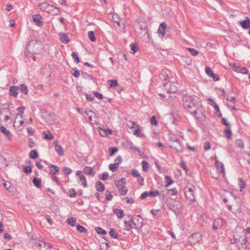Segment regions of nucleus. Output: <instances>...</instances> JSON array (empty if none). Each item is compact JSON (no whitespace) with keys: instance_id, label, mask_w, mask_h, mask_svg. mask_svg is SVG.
Instances as JSON below:
<instances>
[{"instance_id":"nucleus-1","label":"nucleus","mask_w":250,"mask_h":250,"mask_svg":"<svg viewBox=\"0 0 250 250\" xmlns=\"http://www.w3.org/2000/svg\"><path fill=\"white\" fill-rule=\"evenodd\" d=\"M183 105L190 114L196 113L195 111L200 109L201 104L199 98L194 95H184L182 98Z\"/></svg>"},{"instance_id":"nucleus-2","label":"nucleus","mask_w":250,"mask_h":250,"mask_svg":"<svg viewBox=\"0 0 250 250\" xmlns=\"http://www.w3.org/2000/svg\"><path fill=\"white\" fill-rule=\"evenodd\" d=\"M195 187L190 183L187 184L184 188L186 198L189 201L190 204H193L196 201L195 196Z\"/></svg>"},{"instance_id":"nucleus-3","label":"nucleus","mask_w":250,"mask_h":250,"mask_svg":"<svg viewBox=\"0 0 250 250\" xmlns=\"http://www.w3.org/2000/svg\"><path fill=\"white\" fill-rule=\"evenodd\" d=\"M39 7L41 10L52 15H57L60 12V9L58 7L46 2L39 3Z\"/></svg>"},{"instance_id":"nucleus-4","label":"nucleus","mask_w":250,"mask_h":250,"mask_svg":"<svg viewBox=\"0 0 250 250\" xmlns=\"http://www.w3.org/2000/svg\"><path fill=\"white\" fill-rule=\"evenodd\" d=\"M196 113L190 114L196 120V123L199 127H202L205 125L206 119V116L199 109L197 111H195Z\"/></svg>"},{"instance_id":"nucleus-5","label":"nucleus","mask_w":250,"mask_h":250,"mask_svg":"<svg viewBox=\"0 0 250 250\" xmlns=\"http://www.w3.org/2000/svg\"><path fill=\"white\" fill-rule=\"evenodd\" d=\"M169 147L175 149L177 152H183L184 150L183 144L178 138L174 140V144H171Z\"/></svg>"},{"instance_id":"nucleus-6","label":"nucleus","mask_w":250,"mask_h":250,"mask_svg":"<svg viewBox=\"0 0 250 250\" xmlns=\"http://www.w3.org/2000/svg\"><path fill=\"white\" fill-rule=\"evenodd\" d=\"M167 206L170 210L176 213L178 212L179 210L182 208V205L180 202L175 201L167 203Z\"/></svg>"},{"instance_id":"nucleus-7","label":"nucleus","mask_w":250,"mask_h":250,"mask_svg":"<svg viewBox=\"0 0 250 250\" xmlns=\"http://www.w3.org/2000/svg\"><path fill=\"white\" fill-rule=\"evenodd\" d=\"M202 234L199 232L193 233L188 237V243H190L191 245L195 244L202 239Z\"/></svg>"},{"instance_id":"nucleus-8","label":"nucleus","mask_w":250,"mask_h":250,"mask_svg":"<svg viewBox=\"0 0 250 250\" xmlns=\"http://www.w3.org/2000/svg\"><path fill=\"white\" fill-rule=\"evenodd\" d=\"M31 42V41H29L26 44V46H25V55L27 56V57H32V58L33 59V60L34 61H36V57L35 56V54H39V52H37L36 51H34V52H31L29 49H28V48L30 46V43Z\"/></svg>"},{"instance_id":"nucleus-9","label":"nucleus","mask_w":250,"mask_h":250,"mask_svg":"<svg viewBox=\"0 0 250 250\" xmlns=\"http://www.w3.org/2000/svg\"><path fill=\"white\" fill-rule=\"evenodd\" d=\"M224 222L225 220L221 218H218L215 219L212 226V229L216 230L220 228Z\"/></svg>"},{"instance_id":"nucleus-10","label":"nucleus","mask_w":250,"mask_h":250,"mask_svg":"<svg viewBox=\"0 0 250 250\" xmlns=\"http://www.w3.org/2000/svg\"><path fill=\"white\" fill-rule=\"evenodd\" d=\"M234 239L236 243H241L242 247L244 249L246 248L247 247V241L246 240V237L244 234H243V236H241L239 239H238L236 237V235H234Z\"/></svg>"},{"instance_id":"nucleus-11","label":"nucleus","mask_w":250,"mask_h":250,"mask_svg":"<svg viewBox=\"0 0 250 250\" xmlns=\"http://www.w3.org/2000/svg\"><path fill=\"white\" fill-rule=\"evenodd\" d=\"M43 19L41 15L36 14L33 16V21L35 25L41 27L43 25Z\"/></svg>"},{"instance_id":"nucleus-12","label":"nucleus","mask_w":250,"mask_h":250,"mask_svg":"<svg viewBox=\"0 0 250 250\" xmlns=\"http://www.w3.org/2000/svg\"><path fill=\"white\" fill-rule=\"evenodd\" d=\"M54 149L56 152L59 156H62L64 153L63 149L61 146L58 144V141L57 140H56L55 141H54Z\"/></svg>"},{"instance_id":"nucleus-13","label":"nucleus","mask_w":250,"mask_h":250,"mask_svg":"<svg viewBox=\"0 0 250 250\" xmlns=\"http://www.w3.org/2000/svg\"><path fill=\"white\" fill-rule=\"evenodd\" d=\"M239 23L244 29H248L250 27V19L246 17L245 20L240 21Z\"/></svg>"},{"instance_id":"nucleus-14","label":"nucleus","mask_w":250,"mask_h":250,"mask_svg":"<svg viewBox=\"0 0 250 250\" xmlns=\"http://www.w3.org/2000/svg\"><path fill=\"white\" fill-rule=\"evenodd\" d=\"M130 217V219L129 221L125 220L124 222L125 224V228L124 229L127 231H130L133 228V227L132 226V223H133V218L131 216H128V217Z\"/></svg>"},{"instance_id":"nucleus-15","label":"nucleus","mask_w":250,"mask_h":250,"mask_svg":"<svg viewBox=\"0 0 250 250\" xmlns=\"http://www.w3.org/2000/svg\"><path fill=\"white\" fill-rule=\"evenodd\" d=\"M18 87L17 86L13 85L10 86L9 94L10 96L17 97L18 96Z\"/></svg>"},{"instance_id":"nucleus-16","label":"nucleus","mask_w":250,"mask_h":250,"mask_svg":"<svg viewBox=\"0 0 250 250\" xmlns=\"http://www.w3.org/2000/svg\"><path fill=\"white\" fill-rule=\"evenodd\" d=\"M167 27V24L165 22H162L158 28V32L162 37H164L165 35V31Z\"/></svg>"},{"instance_id":"nucleus-17","label":"nucleus","mask_w":250,"mask_h":250,"mask_svg":"<svg viewBox=\"0 0 250 250\" xmlns=\"http://www.w3.org/2000/svg\"><path fill=\"white\" fill-rule=\"evenodd\" d=\"M83 171L87 175L93 176L95 174V172L94 171L93 168L89 166L85 167L83 168Z\"/></svg>"},{"instance_id":"nucleus-18","label":"nucleus","mask_w":250,"mask_h":250,"mask_svg":"<svg viewBox=\"0 0 250 250\" xmlns=\"http://www.w3.org/2000/svg\"><path fill=\"white\" fill-rule=\"evenodd\" d=\"M59 36L61 41L64 43H67L70 41L67 34L65 33H60Z\"/></svg>"},{"instance_id":"nucleus-19","label":"nucleus","mask_w":250,"mask_h":250,"mask_svg":"<svg viewBox=\"0 0 250 250\" xmlns=\"http://www.w3.org/2000/svg\"><path fill=\"white\" fill-rule=\"evenodd\" d=\"M215 166L217 168V169L219 170L221 173L223 174H225V167L223 163L220 162L218 160H215Z\"/></svg>"},{"instance_id":"nucleus-20","label":"nucleus","mask_w":250,"mask_h":250,"mask_svg":"<svg viewBox=\"0 0 250 250\" xmlns=\"http://www.w3.org/2000/svg\"><path fill=\"white\" fill-rule=\"evenodd\" d=\"M115 184L118 189L122 188V187L125 186L126 184V179L125 178H122L119 181H115Z\"/></svg>"},{"instance_id":"nucleus-21","label":"nucleus","mask_w":250,"mask_h":250,"mask_svg":"<svg viewBox=\"0 0 250 250\" xmlns=\"http://www.w3.org/2000/svg\"><path fill=\"white\" fill-rule=\"evenodd\" d=\"M95 188L96 190L99 192H102L104 191L105 189L104 185L103 184L102 182L100 181L96 182Z\"/></svg>"},{"instance_id":"nucleus-22","label":"nucleus","mask_w":250,"mask_h":250,"mask_svg":"<svg viewBox=\"0 0 250 250\" xmlns=\"http://www.w3.org/2000/svg\"><path fill=\"white\" fill-rule=\"evenodd\" d=\"M211 105L214 107L215 109L214 114L218 117H221L222 114L219 109V107L218 105L215 102H213V104H211Z\"/></svg>"},{"instance_id":"nucleus-23","label":"nucleus","mask_w":250,"mask_h":250,"mask_svg":"<svg viewBox=\"0 0 250 250\" xmlns=\"http://www.w3.org/2000/svg\"><path fill=\"white\" fill-rule=\"evenodd\" d=\"M49 168L50 170V174H52L53 175H55L59 171V167L53 164L50 165Z\"/></svg>"},{"instance_id":"nucleus-24","label":"nucleus","mask_w":250,"mask_h":250,"mask_svg":"<svg viewBox=\"0 0 250 250\" xmlns=\"http://www.w3.org/2000/svg\"><path fill=\"white\" fill-rule=\"evenodd\" d=\"M81 76L84 79H89L93 81L95 83H96L97 82L96 78H94L92 75L88 74L86 72H82Z\"/></svg>"},{"instance_id":"nucleus-25","label":"nucleus","mask_w":250,"mask_h":250,"mask_svg":"<svg viewBox=\"0 0 250 250\" xmlns=\"http://www.w3.org/2000/svg\"><path fill=\"white\" fill-rule=\"evenodd\" d=\"M113 211L118 218H122L124 216V211L122 209L114 208L113 209Z\"/></svg>"},{"instance_id":"nucleus-26","label":"nucleus","mask_w":250,"mask_h":250,"mask_svg":"<svg viewBox=\"0 0 250 250\" xmlns=\"http://www.w3.org/2000/svg\"><path fill=\"white\" fill-rule=\"evenodd\" d=\"M32 182L33 185L38 188H40L42 186V179L38 178H34Z\"/></svg>"},{"instance_id":"nucleus-27","label":"nucleus","mask_w":250,"mask_h":250,"mask_svg":"<svg viewBox=\"0 0 250 250\" xmlns=\"http://www.w3.org/2000/svg\"><path fill=\"white\" fill-rule=\"evenodd\" d=\"M21 92L27 95L28 93V89L27 86L25 84H21L19 88Z\"/></svg>"},{"instance_id":"nucleus-28","label":"nucleus","mask_w":250,"mask_h":250,"mask_svg":"<svg viewBox=\"0 0 250 250\" xmlns=\"http://www.w3.org/2000/svg\"><path fill=\"white\" fill-rule=\"evenodd\" d=\"M0 131L4 135L7 136L8 138L10 140L11 138V136L9 130H7L4 126H1L0 127Z\"/></svg>"},{"instance_id":"nucleus-29","label":"nucleus","mask_w":250,"mask_h":250,"mask_svg":"<svg viewBox=\"0 0 250 250\" xmlns=\"http://www.w3.org/2000/svg\"><path fill=\"white\" fill-rule=\"evenodd\" d=\"M165 187L166 188L168 187L170 185L172 184L174 182V181L172 180V178L168 175H167L165 176Z\"/></svg>"},{"instance_id":"nucleus-30","label":"nucleus","mask_w":250,"mask_h":250,"mask_svg":"<svg viewBox=\"0 0 250 250\" xmlns=\"http://www.w3.org/2000/svg\"><path fill=\"white\" fill-rule=\"evenodd\" d=\"M44 139L47 140H51L54 137L49 130L44 131L43 132Z\"/></svg>"},{"instance_id":"nucleus-31","label":"nucleus","mask_w":250,"mask_h":250,"mask_svg":"<svg viewBox=\"0 0 250 250\" xmlns=\"http://www.w3.org/2000/svg\"><path fill=\"white\" fill-rule=\"evenodd\" d=\"M79 183L81 184L84 188L87 187L86 179L84 175L79 178Z\"/></svg>"},{"instance_id":"nucleus-32","label":"nucleus","mask_w":250,"mask_h":250,"mask_svg":"<svg viewBox=\"0 0 250 250\" xmlns=\"http://www.w3.org/2000/svg\"><path fill=\"white\" fill-rule=\"evenodd\" d=\"M224 135L225 137L228 139H230L232 137V132L230 130V127L225 129L224 131Z\"/></svg>"},{"instance_id":"nucleus-33","label":"nucleus","mask_w":250,"mask_h":250,"mask_svg":"<svg viewBox=\"0 0 250 250\" xmlns=\"http://www.w3.org/2000/svg\"><path fill=\"white\" fill-rule=\"evenodd\" d=\"M238 186L240 188V191H242L246 186V183L242 178H238Z\"/></svg>"},{"instance_id":"nucleus-34","label":"nucleus","mask_w":250,"mask_h":250,"mask_svg":"<svg viewBox=\"0 0 250 250\" xmlns=\"http://www.w3.org/2000/svg\"><path fill=\"white\" fill-rule=\"evenodd\" d=\"M149 197H155L160 195L159 191L156 189H153L148 191Z\"/></svg>"},{"instance_id":"nucleus-35","label":"nucleus","mask_w":250,"mask_h":250,"mask_svg":"<svg viewBox=\"0 0 250 250\" xmlns=\"http://www.w3.org/2000/svg\"><path fill=\"white\" fill-rule=\"evenodd\" d=\"M119 165V163L117 162H115L114 164H110L109 165V168L112 172H115L118 169Z\"/></svg>"},{"instance_id":"nucleus-36","label":"nucleus","mask_w":250,"mask_h":250,"mask_svg":"<svg viewBox=\"0 0 250 250\" xmlns=\"http://www.w3.org/2000/svg\"><path fill=\"white\" fill-rule=\"evenodd\" d=\"M39 157L38 152L36 150H32L29 153V157L32 159H36Z\"/></svg>"},{"instance_id":"nucleus-37","label":"nucleus","mask_w":250,"mask_h":250,"mask_svg":"<svg viewBox=\"0 0 250 250\" xmlns=\"http://www.w3.org/2000/svg\"><path fill=\"white\" fill-rule=\"evenodd\" d=\"M142 169L145 172H146L148 170L149 167V163L146 161H143L142 162Z\"/></svg>"},{"instance_id":"nucleus-38","label":"nucleus","mask_w":250,"mask_h":250,"mask_svg":"<svg viewBox=\"0 0 250 250\" xmlns=\"http://www.w3.org/2000/svg\"><path fill=\"white\" fill-rule=\"evenodd\" d=\"M76 228L81 233H87L88 232L87 229L80 224L77 225Z\"/></svg>"},{"instance_id":"nucleus-39","label":"nucleus","mask_w":250,"mask_h":250,"mask_svg":"<svg viewBox=\"0 0 250 250\" xmlns=\"http://www.w3.org/2000/svg\"><path fill=\"white\" fill-rule=\"evenodd\" d=\"M23 171L25 174L29 175L32 172V167L29 166H25L23 168Z\"/></svg>"},{"instance_id":"nucleus-40","label":"nucleus","mask_w":250,"mask_h":250,"mask_svg":"<svg viewBox=\"0 0 250 250\" xmlns=\"http://www.w3.org/2000/svg\"><path fill=\"white\" fill-rule=\"evenodd\" d=\"M107 83L111 87L118 85V81L116 80L111 79L107 81Z\"/></svg>"},{"instance_id":"nucleus-41","label":"nucleus","mask_w":250,"mask_h":250,"mask_svg":"<svg viewBox=\"0 0 250 250\" xmlns=\"http://www.w3.org/2000/svg\"><path fill=\"white\" fill-rule=\"evenodd\" d=\"M88 36L89 40L92 42H95L96 40V38L95 36L94 32L93 31H90L88 32Z\"/></svg>"},{"instance_id":"nucleus-42","label":"nucleus","mask_w":250,"mask_h":250,"mask_svg":"<svg viewBox=\"0 0 250 250\" xmlns=\"http://www.w3.org/2000/svg\"><path fill=\"white\" fill-rule=\"evenodd\" d=\"M67 223L72 227H74L76 225V219L74 217H70L67 220Z\"/></svg>"},{"instance_id":"nucleus-43","label":"nucleus","mask_w":250,"mask_h":250,"mask_svg":"<svg viewBox=\"0 0 250 250\" xmlns=\"http://www.w3.org/2000/svg\"><path fill=\"white\" fill-rule=\"evenodd\" d=\"M119 192L121 196H124L127 194L128 189L125 186L122 187V188H120Z\"/></svg>"},{"instance_id":"nucleus-44","label":"nucleus","mask_w":250,"mask_h":250,"mask_svg":"<svg viewBox=\"0 0 250 250\" xmlns=\"http://www.w3.org/2000/svg\"><path fill=\"white\" fill-rule=\"evenodd\" d=\"M109 234L110 236L114 239H118V233L116 232L113 229H111L109 232Z\"/></svg>"},{"instance_id":"nucleus-45","label":"nucleus","mask_w":250,"mask_h":250,"mask_svg":"<svg viewBox=\"0 0 250 250\" xmlns=\"http://www.w3.org/2000/svg\"><path fill=\"white\" fill-rule=\"evenodd\" d=\"M169 93H175L177 91V88L173 84L170 85V87L167 89Z\"/></svg>"},{"instance_id":"nucleus-46","label":"nucleus","mask_w":250,"mask_h":250,"mask_svg":"<svg viewBox=\"0 0 250 250\" xmlns=\"http://www.w3.org/2000/svg\"><path fill=\"white\" fill-rule=\"evenodd\" d=\"M95 230L97 233L99 234L105 235L107 234V232L101 227H96L95 228Z\"/></svg>"},{"instance_id":"nucleus-47","label":"nucleus","mask_w":250,"mask_h":250,"mask_svg":"<svg viewBox=\"0 0 250 250\" xmlns=\"http://www.w3.org/2000/svg\"><path fill=\"white\" fill-rule=\"evenodd\" d=\"M108 150L109 152V155L112 156L118 151V148L116 147H110L109 148Z\"/></svg>"},{"instance_id":"nucleus-48","label":"nucleus","mask_w":250,"mask_h":250,"mask_svg":"<svg viewBox=\"0 0 250 250\" xmlns=\"http://www.w3.org/2000/svg\"><path fill=\"white\" fill-rule=\"evenodd\" d=\"M186 49L189 51L192 55L195 56L199 54V52L193 48L187 47Z\"/></svg>"},{"instance_id":"nucleus-49","label":"nucleus","mask_w":250,"mask_h":250,"mask_svg":"<svg viewBox=\"0 0 250 250\" xmlns=\"http://www.w3.org/2000/svg\"><path fill=\"white\" fill-rule=\"evenodd\" d=\"M130 49L132 51L131 53L135 54L138 50V46L135 43H132L130 44Z\"/></svg>"},{"instance_id":"nucleus-50","label":"nucleus","mask_w":250,"mask_h":250,"mask_svg":"<svg viewBox=\"0 0 250 250\" xmlns=\"http://www.w3.org/2000/svg\"><path fill=\"white\" fill-rule=\"evenodd\" d=\"M99 177L103 181L106 180L108 177V174L107 172H104L102 174H99Z\"/></svg>"},{"instance_id":"nucleus-51","label":"nucleus","mask_w":250,"mask_h":250,"mask_svg":"<svg viewBox=\"0 0 250 250\" xmlns=\"http://www.w3.org/2000/svg\"><path fill=\"white\" fill-rule=\"evenodd\" d=\"M105 199L107 201H111V200H112V199L113 198V195H112L111 192L108 190H106L105 191Z\"/></svg>"},{"instance_id":"nucleus-52","label":"nucleus","mask_w":250,"mask_h":250,"mask_svg":"<svg viewBox=\"0 0 250 250\" xmlns=\"http://www.w3.org/2000/svg\"><path fill=\"white\" fill-rule=\"evenodd\" d=\"M71 56L77 63L80 62L79 57L77 53H76L75 52H72L71 53Z\"/></svg>"},{"instance_id":"nucleus-53","label":"nucleus","mask_w":250,"mask_h":250,"mask_svg":"<svg viewBox=\"0 0 250 250\" xmlns=\"http://www.w3.org/2000/svg\"><path fill=\"white\" fill-rule=\"evenodd\" d=\"M67 195L71 198L75 197L76 196V192L74 188H71L69 190V194Z\"/></svg>"},{"instance_id":"nucleus-54","label":"nucleus","mask_w":250,"mask_h":250,"mask_svg":"<svg viewBox=\"0 0 250 250\" xmlns=\"http://www.w3.org/2000/svg\"><path fill=\"white\" fill-rule=\"evenodd\" d=\"M182 59L187 65H190L191 63V60L187 56H182Z\"/></svg>"},{"instance_id":"nucleus-55","label":"nucleus","mask_w":250,"mask_h":250,"mask_svg":"<svg viewBox=\"0 0 250 250\" xmlns=\"http://www.w3.org/2000/svg\"><path fill=\"white\" fill-rule=\"evenodd\" d=\"M129 145L130 146V148L132 150L136 151L137 152H138V153H140L141 152V150L139 149V148L138 147L135 146L132 142L130 141L129 143Z\"/></svg>"},{"instance_id":"nucleus-56","label":"nucleus","mask_w":250,"mask_h":250,"mask_svg":"<svg viewBox=\"0 0 250 250\" xmlns=\"http://www.w3.org/2000/svg\"><path fill=\"white\" fill-rule=\"evenodd\" d=\"M72 70L73 72L72 73L73 76L75 78H78L80 75V71L76 67L73 68Z\"/></svg>"},{"instance_id":"nucleus-57","label":"nucleus","mask_w":250,"mask_h":250,"mask_svg":"<svg viewBox=\"0 0 250 250\" xmlns=\"http://www.w3.org/2000/svg\"><path fill=\"white\" fill-rule=\"evenodd\" d=\"M236 145L237 146L241 148H243L244 147V143L241 139H237L236 141Z\"/></svg>"},{"instance_id":"nucleus-58","label":"nucleus","mask_w":250,"mask_h":250,"mask_svg":"<svg viewBox=\"0 0 250 250\" xmlns=\"http://www.w3.org/2000/svg\"><path fill=\"white\" fill-rule=\"evenodd\" d=\"M83 94L86 96V99L87 101H93L94 100V97L91 95L85 92H84Z\"/></svg>"},{"instance_id":"nucleus-59","label":"nucleus","mask_w":250,"mask_h":250,"mask_svg":"<svg viewBox=\"0 0 250 250\" xmlns=\"http://www.w3.org/2000/svg\"><path fill=\"white\" fill-rule=\"evenodd\" d=\"M62 170L64 173L66 175H69L72 172V169L66 167H64Z\"/></svg>"},{"instance_id":"nucleus-60","label":"nucleus","mask_w":250,"mask_h":250,"mask_svg":"<svg viewBox=\"0 0 250 250\" xmlns=\"http://www.w3.org/2000/svg\"><path fill=\"white\" fill-rule=\"evenodd\" d=\"M25 109V107L24 106H21L20 107H19L17 108V110L20 112V113L18 114V115H20L21 118H22L23 117V115H22V113L24 112V111Z\"/></svg>"},{"instance_id":"nucleus-61","label":"nucleus","mask_w":250,"mask_h":250,"mask_svg":"<svg viewBox=\"0 0 250 250\" xmlns=\"http://www.w3.org/2000/svg\"><path fill=\"white\" fill-rule=\"evenodd\" d=\"M206 73L210 77L214 73L211 69L209 67H206L205 69Z\"/></svg>"},{"instance_id":"nucleus-62","label":"nucleus","mask_w":250,"mask_h":250,"mask_svg":"<svg viewBox=\"0 0 250 250\" xmlns=\"http://www.w3.org/2000/svg\"><path fill=\"white\" fill-rule=\"evenodd\" d=\"M131 174L134 177H139V176H140L139 172L136 169H132L131 171Z\"/></svg>"},{"instance_id":"nucleus-63","label":"nucleus","mask_w":250,"mask_h":250,"mask_svg":"<svg viewBox=\"0 0 250 250\" xmlns=\"http://www.w3.org/2000/svg\"><path fill=\"white\" fill-rule=\"evenodd\" d=\"M136 217L137 218H138L137 219V222H138V224L140 226V227H142V225H143V218H142V217L140 215H137L136 216Z\"/></svg>"},{"instance_id":"nucleus-64","label":"nucleus","mask_w":250,"mask_h":250,"mask_svg":"<svg viewBox=\"0 0 250 250\" xmlns=\"http://www.w3.org/2000/svg\"><path fill=\"white\" fill-rule=\"evenodd\" d=\"M150 123L152 125H156L158 124V122L156 119V117L155 116H153L150 118Z\"/></svg>"}]
</instances>
